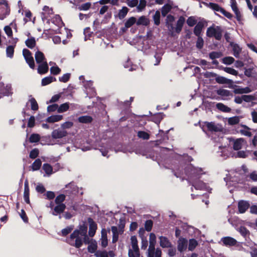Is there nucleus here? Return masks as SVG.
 Listing matches in <instances>:
<instances>
[{
  "mask_svg": "<svg viewBox=\"0 0 257 257\" xmlns=\"http://www.w3.org/2000/svg\"><path fill=\"white\" fill-rule=\"evenodd\" d=\"M204 46V40L201 36L197 37V40L196 41V47L199 49H201L203 48Z\"/></svg>",
  "mask_w": 257,
  "mask_h": 257,
  "instance_id": "obj_53",
  "label": "nucleus"
},
{
  "mask_svg": "<svg viewBox=\"0 0 257 257\" xmlns=\"http://www.w3.org/2000/svg\"><path fill=\"white\" fill-rule=\"evenodd\" d=\"M87 226L85 224L80 226L79 229L75 230L70 235L69 238H68L67 242L71 245L76 248H80L83 244L82 238L79 236L86 235Z\"/></svg>",
  "mask_w": 257,
  "mask_h": 257,
  "instance_id": "obj_1",
  "label": "nucleus"
},
{
  "mask_svg": "<svg viewBox=\"0 0 257 257\" xmlns=\"http://www.w3.org/2000/svg\"><path fill=\"white\" fill-rule=\"evenodd\" d=\"M222 32L220 27L212 25L207 28L206 36L209 38L214 37L216 40L220 41L222 38Z\"/></svg>",
  "mask_w": 257,
  "mask_h": 257,
  "instance_id": "obj_3",
  "label": "nucleus"
},
{
  "mask_svg": "<svg viewBox=\"0 0 257 257\" xmlns=\"http://www.w3.org/2000/svg\"><path fill=\"white\" fill-rule=\"evenodd\" d=\"M137 136L140 139H142L144 140H148L150 138V135L147 132L145 131H140L137 133Z\"/></svg>",
  "mask_w": 257,
  "mask_h": 257,
  "instance_id": "obj_37",
  "label": "nucleus"
},
{
  "mask_svg": "<svg viewBox=\"0 0 257 257\" xmlns=\"http://www.w3.org/2000/svg\"><path fill=\"white\" fill-rule=\"evenodd\" d=\"M165 115L163 114V113H157L154 115L153 116V119H154V121L156 123H159L163 119L164 116Z\"/></svg>",
  "mask_w": 257,
  "mask_h": 257,
  "instance_id": "obj_43",
  "label": "nucleus"
},
{
  "mask_svg": "<svg viewBox=\"0 0 257 257\" xmlns=\"http://www.w3.org/2000/svg\"><path fill=\"white\" fill-rule=\"evenodd\" d=\"M70 76H71L70 73L64 74L62 77H60L59 78V80L60 82L66 83L69 80V79L70 78Z\"/></svg>",
  "mask_w": 257,
  "mask_h": 257,
  "instance_id": "obj_59",
  "label": "nucleus"
},
{
  "mask_svg": "<svg viewBox=\"0 0 257 257\" xmlns=\"http://www.w3.org/2000/svg\"><path fill=\"white\" fill-rule=\"evenodd\" d=\"M222 241L225 245L233 246L236 244V240L231 237H224L222 238Z\"/></svg>",
  "mask_w": 257,
  "mask_h": 257,
  "instance_id": "obj_21",
  "label": "nucleus"
},
{
  "mask_svg": "<svg viewBox=\"0 0 257 257\" xmlns=\"http://www.w3.org/2000/svg\"><path fill=\"white\" fill-rule=\"evenodd\" d=\"M39 150L37 148H35V149H33L32 150H31V151L30 152V154H29V157L31 159H35L39 156Z\"/></svg>",
  "mask_w": 257,
  "mask_h": 257,
  "instance_id": "obj_52",
  "label": "nucleus"
},
{
  "mask_svg": "<svg viewBox=\"0 0 257 257\" xmlns=\"http://www.w3.org/2000/svg\"><path fill=\"white\" fill-rule=\"evenodd\" d=\"M230 88H233V92L235 94H243V88H240L239 86L231 84L228 86Z\"/></svg>",
  "mask_w": 257,
  "mask_h": 257,
  "instance_id": "obj_42",
  "label": "nucleus"
},
{
  "mask_svg": "<svg viewBox=\"0 0 257 257\" xmlns=\"http://www.w3.org/2000/svg\"><path fill=\"white\" fill-rule=\"evenodd\" d=\"M198 244V242L195 239H190L189 241L188 249L190 251L194 250Z\"/></svg>",
  "mask_w": 257,
  "mask_h": 257,
  "instance_id": "obj_38",
  "label": "nucleus"
},
{
  "mask_svg": "<svg viewBox=\"0 0 257 257\" xmlns=\"http://www.w3.org/2000/svg\"><path fill=\"white\" fill-rule=\"evenodd\" d=\"M42 169L48 176L51 175L53 173V168L49 164H44Z\"/></svg>",
  "mask_w": 257,
  "mask_h": 257,
  "instance_id": "obj_34",
  "label": "nucleus"
},
{
  "mask_svg": "<svg viewBox=\"0 0 257 257\" xmlns=\"http://www.w3.org/2000/svg\"><path fill=\"white\" fill-rule=\"evenodd\" d=\"M149 246L148 250L147 257H154L155 252V244L156 243V237L154 233H151L149 236Z\"/></svg>",
  "mask_w": 257,
  "mask_h": 257,
  "instance_id": "obj_6",
  "label": "nucleus"
},
{
  "mask_svg": "<svg viewBox=\"0 0 257 257\" xmlns=\"http://www.w3.org/2000/svg\"><path fill=\"white\" fill-rule=\"evenodd\" d=\"M73 230V227L71 226H67L61 230V235L63 236H66L69 234Z\"/></svg>",
  "mask_w": 257,
  "mask_h": 257,
  "instance_id": "obj_60",
  "label": "nucleus"
},
{
  "mask_svg": "<svg viewBox=\"0 0 257 257\" xmlns=\"http://www.w3.org/2000/svg\"><path fill=\"white\" fill-rule=\"evenodd\" d=\"M229 45L232 48L233 55L236 58H238L241 51V48H240L238 44H235L233 42H230Z\"/></svg>",
  "mask_w": 257,
  "mask_h": 257,
  "instance_id": "obj_20",
  "label": "nucleus"
},
{
  "mask_svg": "<svg viewBox=\"0 0 257 257\" xmlns=\"http://www.w3.org/2000/svg\"><path fill=\"white\" fill-rule=\"evenodd\" d=\"M160 245L163 248H169L172 247V243L168 238L165 236H161L159 237Z\"/></svg>",
  "mask_w": 257,
  "mask_h": 257,
  "instance_id": "obj_17",
  "label": "nucleus"
},
{
  "mask_svg": "<svg viewBox=\"0 0 257 257\" xmlns=\"http://www.w3.org/2000/svg\"><path fill=\"white\" fill-rule=\"evenodd\" d=\"M65 199L66 195L60 194L56 196L54 200L56 205L55 206L54 215H59V219L62 218L61 214L64 212L66 208V205L63 203Z\"/></svg>",
  "mask_w": 257,
  "mask_h": 257,
  "instance_id": "obj_2",
  "label": "nucleus"
},
{
  "mask_svg": "<svg viewBox=\"0 0 257 257\" xmlns=\"http://www.w3.org/2000/svg\"><path fill=\"white\" fill-rule=\"evenodd\" d=\"M239 232L244 237L249 234V231L244 226H240L239 228Z\"/></svg>",
  "mask_w": 257,
  "mask_h": 257,
  "instance_id": "obj_64",
  "label": "nucleus"
},
{
  "mask_svg": "<svg viewBox=\"0 0 257 257\" xmlns=\"http://www.w3.org/2000/svg\"><path fill=\"white\" fill-rule=\"evenodd\" d=\"M29 101L31 103V109L34 111L37 110L39 108V106L36 99L34 97H32L29 100Z\"/></svg>",
  "mask_w": 257,
  "mask_h": 257,
  "instance_id": "obj_46",
  "label": "nucleus"
},
{
  "mask_svg": "<svg viewBox=\"0 0 257 257\" xmlns=\"http://www.w3.org/2000/svg\"><path fill=\"white\" fill-rule=\"evenodd\" d=\"M221 55L222 54L221 52L215 51L211 52L209 54V58L211 60H214L216 58H219L221 56Z\"/></svg>",
  "mask_w": 257,
  "mask_h": 257,
  "instance_id": "obj_54",
  "label": "nucleus"
},
{
  "mask_svg": "<svg viewBox=\"0 0 257 257\" xmlns=\"http://www.w3.org/2000/svg\"><path fill=\"white\" fill-rule=\"evenodd\" d=\"M239 122V117L237 116H235L233 117H231L228 119V123L230 125H235L238 123Z\"/></svg>",
  "mask_w": 257,
  "mask_h": 257,
  "instance_id": "obj_50",
  "label": "nucleus"
},
{
  "mask_svg": "<svg viewBox=\"0 0 257 257\" xmlns=\"http://www.w3.org/2000/svg\"><path fill=\"white\" fill-rule=\"evenodd\" d=\"M78 120L80 122L87 123L92 121V118L88 115L82 116L78 118Z\"/></svg>",
  "mask_w": 257,
  "mask_h": 257,
  "instance_id": "obj_39",
  "label": "nucleus"
},
{
  "mask_svg": "<svg viewBox=\"0 0 257 257\" xmlns=\"http://www.w3.org/2000/svg\"><path fill=\"white\" fill-rule=\"evenodd\" d=\"M35 58L37 64L42 63L44 61H47L44 53L40 51H37L35 53Z\"/></svg>",
  "mask_w": 257,
  "mask_h": 257,
  "instance_id": "obj_19",
  "label": "nucleus"
},
{
  "mask_svg": "<svg viewBox=\"0 0 257 257\" xmlns=\"http://www.w3.org/2000/svg\"><path fill=\"white\" fill-rule=\"evenodd\" d=\"M153 225V221L152 220H147L145 222V229L148 231L150 232L152 230Z\"/></svg>",
  "mask_w": 257,
  "mask_h": 257,
  "instance_id": "obj_48",
  "label": "nucleus"
},
{
  "mask_svg": "<svg viewBox=\"0 0 257 257\" xmlns=\"http://www.w3.org/2000/svg\"><path fill=\"white\" fill-rule=\"evenodd\" d=\"M216 93L220 96L225 97L233 96V94L230 91L224 89H218L216 91Z\"/></svg>",
  "mask_w": 257,
  "mask_h": 257,
  "instance_id": "obj_22",
  "label": "nucleus"
},
{
  "mask_svg": "<svg viewBox=\"0 0 257 257\" xmlns=\"http://www.w3.org/2000/svg\"><path fill=\"white\" fill-rule=\"evenodd\" d=\"M97 244L95 241L92 242L87 247L88 251L91 253H95L97 250Z\"/></svg>",
  "mask_w": 257,
  "mask_h": 257,
  "instance_id": "obj_33",
  "label": "nucleus"
},
{
  "mask_svg": "<svg viewBox=\"0 0 257 257\" xmlns=\"http://www.w3.org/2000/svg\"><path fill=\"white\" fill-rule=\"evenodd\" d=\"M187 25L189 27H193L197 23V21L193 16L189 17L186 21Z\"/></svg>",
  "mask_w": 257,
  "mask_h": 257,
  "instance_id": "obj_47",
  "label": "nucleus"
},
{
  "mask_svg": "<svg viewBox=\"0 0 257 257\" xmlns=\"http://www.w3.org/2000/svg\"><path fill=\"white\" fill-rule=\"evenodd\" d=\"M67 135V133L65 130H54L52 133V137L53 139H61Z\"/></svg>",
  "mask_w": 257,
  "mask_h": 257,
  "instance_id": "obj_13",
  "label": "nucleus"
},
{
  "mask_svg": "<svg viewBox=\"0 0 257 257\" xmlns=\"http://www.w3.org/2000/svg\"><path fill=\"white\" fill-rule=\"evenodd\" d=\"M172 9V6L169 4H166L161 8V14L163 17H165Z\"/></svg>",
  "mask_w": 257,
  "mask_h": 257,
  "instance_id": "obj_26",
  "label": "nucleus"
},
{
  "mask_svg": "<svg viewBox=\"0 0 257 257\" xmlns=\"http://www.w3.org/2000/svg\"><path fill=\"white\" fill-rule=\"evenodd\" d=\"M1 5H4L6 7L5 11L3 12L2 11L1 13H0V20H4L6 17L10 15L11 9L10 7H9L8 2L6 0H2L0 1V6ZM2 9L0 7V9Z\"/></svg>",
  "mask_w": 257,
  "mask_h": 257,
  "instance_id": "obj_8",
  "label": "nucleus"
},
{
  "mask_svg": "<svg viewBox=\"0 0 257 257\" xmlns=\"http://www.w3.org/2000/svg\"><path fill=\"white\" fill-rule=\"evenodd\" d=\"M242 99L246 102H249L255 99V97L252 95H243Z\"/></svg>",
  "mask_w": 257,
  "mask_h": 257,
  "instance_id": "obj_61",
  "label": "nucleus"
},
{
  "mask_svg": "<svg viewBox=\"0 0 257 257\" xmlns=\"http://www.w3.org/2000/svg\"><path fill=\"white\" fill-rule=\"evenodd\" d=\"M42 166V161L40 159H37L31 165L32 171H35L39 170Z\"/></svg>",
  "mask_w": 257,
  "mask_h": 257,
  "instance_id": "obj_31",
  "label": "nucleus"
},
{
  "mask_svg": "<svg viewBox=\"0 0 257 257\" xmlns=\"http://www.w3.org/2000/svg\"><path fill=\"white\" fill-rule=\"evenodd\" d=\"M32 16V14L30 10H27L25 12V17L24 19V21L25 23H27L28 22L31 21V17Z\"/></svg>",
  "mask_w": 257,
  "mask_h": 257,
  "instance_id": "obj_63",
  "label": "nucleus"
},
{
  "mask_svg": "<svg viewBox=\"0 0 257 257\" xmlns=\"http://www.w3.org/2000/svg\"><path fill=\"white\" fill-rule=\"evenodd\" d=\"M91 4L90 2H87L82 4L78 7L80 11H87L91 7Z\"/></svg>",
  "mask_w": 257,
  "mask_h": 257,
  "instance_id": "obj_58",
  "label": "nucleus"
},
{
  "mask_svg": "<svg viewBox=\"0 0 257 257\" xmlns=\"http://www.w3.org/2000/svg\"><path fill=\"white\" fill-rule=\"evenodd\" d=\"M84 35H85V40H87V39H90V38L92 37L93 35V32H91L90 28L89 27H87L84 30Z\"/></svg>",
  "mask_w": 257,
  "mask_h": 257,
  "instance_id": "obj_51",
  "label": "nucleus"
},
{
  "mask_svg": "<svg viewBox=\"0 0 257 257\" xmlns=\"http://www.w3.org/2000/svg\"><path fill=\"white\" fill-rule=\"evenodd\" d=\"M234 61V59L232 57L228 56L223 58L222 62L227 65H230Z\"/></svg>",
  "mask_w": 257,
  "mask_h": 257,
  "instance_id": "obj_57",
  "label": "nucleus"
},
{
  "mask_svg": "<svg viewBox=\"0 0 257 257\" xmlns=\"http://www.w3.org/2000/svg\"><path fill=\"white\" fill-rule=\"evenodd\" d=\"M150 24V20L148 18L144 16L140 17L138 20H137V25H143L147 26Z\"/></svg>",
  "mask_w": 257,
  "mask_h": 257,
  "instance_id": "obj_24",
  "label": "nucleus"
},
{
  "mask_svg": "<svg viewBox=\"0 0 257 257\" xmlns=\"http://www.w3.org/2000/svg\"><path fill=\"white\" fill-rule=\"evenodd\" d=\"M204 123L209 131L217 132L220 131L219 128L215 125L214 122L205 121Z\"/></svg>",
  "mask_w": 257,
  "mask_h": 257,
  "instance_id": "obj_29",
  "label": "nucleus"
},
{
  "mask_svg": "<svg viewBox=\"0 0 257 257\" xmlns=\"http://www.w3.org/2000/svg\"><path fill=\"white\" fill-rule=\"evenodd\" d=\"M69 108V103L66 102L60 105V106H58V112L62 113L67 111Z\"/></svg>",
  "mask_w": 257,
  "mask_h": 257,
  "instance_id": "obj_44",
  "label": "nucleus"
},
{
  "mask_svg": "<svg viewBox=\"0 0 257 257\" xmlns=\"http://www.w3.org/2000/svg\"><path fill=\"white\" fill-rule=\"evenodd\" d=\"M23 55L26 63L28 64L29 67L31 69H34L35 68V64L31 51L27 49H24L23 50Z\"/></svg>",
  "mask_w": 257,
  "mask_h": 257,
  "instance_id": "obj_7",
  "label": "nucleus"
},
{
  "mask_svg": "<svg viewBox=\"0 0 257 257\" xmlns=\"http://www.w3.org/2000/svg\"><path fill=\"white\" fill-rule=\"evenodd\" d=\"M63 118V116L60 114L52 115L46 119V121L49 123H53L59 121Z\"/></svg>",
  "mask_w": 257,
  "mask_h": 257,
  "instance_id": "obj_25",
  "label": "nucleus"
},
{
  "mask_svg": "<svg viewBox=\"0 0 257 257\" xmlns=\"http://www.w3.org/2000/svg\"><path fill=\"white\" fill-rule=\"evenodd\" d=\"M203 4L207 7L209 8L214 11L220 12L225 17L230 20H231L233 17V15L230 13L227 12L225 9L220 7V6L217 4L213 3H203Z\"/></svg>",
  "mask_w": 257,
  "mask_h": 257,
  "instance_id": "obj_4",
  "label": "nucleus"
},
{
  "mask_svg": "<svg viewBox=\"0 0 257 257\" xmlns=\"http://www.w3.org/2000/svg\"><path fill=\"white\" fill-rule=\"evenodd\" d=\"M56 79L52 76H47L42 79L41 85L42 86L47 85L53 81H56Z\"/></svg>",
  "mask_w": 257,
  "mask_h": 257,
  "instance_id": "obj_28",
  "label": "nucleus"
},
{
  "mask_svg": "<svg viewBox=\"0 0 257 257\" xmlns=\"http://www.w3.org/2000/svg\"><path fill=\"white\" fill-rule=\"evenodd\" d=\"M94 255L96 257H108L107 252L106 250H97Z\"/></svg>",
  "mask_w": 257,
  "mask_h": 257,
  "instance_id": "obj_62",
  "label": "nucleus"
},
{
  "mask_svg": "<svg viewBox=\"0 0 257 257\" xmlns=\"http://www.w3.org/2000/svg\"><path fill=\"white\" fill-rule=\"evenodd\" d=\"M128 10V9L126 7H123L121 10H119L118 13V17L119 19L120 20H122L126 16Z\"/></svg>",
  "mask_w": 257,
  "mask_h": 257,
  "instance_id": "obj_35",
  "label": "nucleus"
},
{
  "mask_svg": "<svg viewBox=\"0 0 257 257\" xmlns=\"http://www.w3.org/2000/svg\"><path fill=\"white\" fill-rule=\"evenodd\" d=\"M40 140V136L37 134H32L29 138V142L31 143H37Z\"/></svg>",
  "mask_w": 257,
  "mask_h": 257,
  "instance_id": "obj_45",
  "label": "nucleus"
},
{
  "mask_svg": "<svg viewBox=\"0 0 257 257\" xmlns=\"http://www.w3.org/2000/svg\"><path fill=\"white\" fill-rule=\"evenodd\" d=\"M15 46L10 45L7 47L6 49L7 56L10 58H13L14 53Z\"/></svg>",
  "mask_w": 257,
  "mask_h": 257,
  "instance_id": "obj_49",
  "label": "nucleus"
},
{
  "mask_svg": "<svg viewBox=\"0 0 257 257\" xmlns=\"http://www.w3.org/2000/svg\"><path fill=\"white\" fill-rule=\"evenodd\" d=\"M160 18L161 14L159 11L157 10L156 11L155 14L153 16V20L154 21V24L156 26H159L160 24Z\"/></svg>",
  "mask_w": 257,
  "mask_h": 257,
  "instance_id": "obj_36",
  "label": "nucleus"
},
{
  "mask_svg": "<svg viewBox=\"0 0 257 257\" xmlns=\"http://www.w3.org/2000/svg\"><path fill=\"white\" fill-rule=\"evenodd\" d=\"M30 196V189L29 186V182L27 179L25 181L24 183V198L25 202L27 204H30V201L29 198Z\"/></svg>",
  "mask_w": 257,
  "mask_h": 257,
  "instance_id": "obj_14",
  "label": "nucleus"
},
{
  "mask_svg": "<svg viewBox=\"0 0 257 257\" xmlns=\"http://www.w3.org/2000/svg\"><path fill=\"white\" fill-rule=\"evenodd\" d=\"M188 241L183 237H180L178 240L177 248L180 252L185 250L187 247Z\"/></svg>",
  "mask_w": 257,
  "mask_h": 257,
  "instance_id": "obj_12",
  "label": "nucleus"
},
{
  "mask_svg": "<svg viewBox=\"0 0 257 257\" xmlns=\"http://www.w3.org/2000/svg\"><path fill=\"white\" fill-rule=\"evenodd\" d=\"M223 70L225 72L234 76H237L238 75V72L232 68L225 67L223 68Z\"/></svg>",
  "mask_w": 257,
  "mask_h": 257,
  "instance_id": "obj_55",
  "label": "nucleus"
},
{
  "mask_svg": "<svg viewBox=\"0 0 257 257\" xmlns=\"http://www.w3.org/2000/svg\"><path fill=\"white\" fill-rule=\"evenodd\" d=\"M242 126L244 130H241L240 131V133L245 136L250 137L252 136L251 133L249 132L250 128L246 125H242Z\"/></svg>",
  "mask_w": 257,
  "mask_h": 257,
  "instance_id": "obj_40",
  "label": "nucleus"
},
{
  "mask_svg": "<svg viewBox=\"0 0 257 257\" xmlns=\"http://www.w3.org/2000/svg\"><path fill=\"white\" fill-rule=\"evenodd\" d=\"M87 220L89 223L88 234L90 237H93L95 235L96 230L97 228V224L91 217L88 218Z\"/></svg>",
  "mask_w": 257,
  "mask_h": 257,
  "instance_id": "obj_9",
  "label": "nucleus"
},
{
  "mask_svg": "<svg viewBox=\"0 0 257 257\" xmlns=\"http://www.w3.org/2000/svg\"><path fill=\"white\" fill-rule=\"evenodd\" d=\"M216 107L220 111L223 112H230L231 108L222 103L219 102L216 104Z\"/></svg>",
  "mask_w": 257,
  "mask_h": 257,
  "instance_id": "obj_27",
  "label": "nucleus"
},
{
  "mask_svg": "<svg viewBox=\"0 0 257 257\" xmlns=\"http://www.w3.org/2000/svg\"><path fill=\"white\" fill-rule=\"evenodd\" d=\"M111 231L113 233L112 242H115L118 238V232L117 227L113 226L111 227Z\"/></svg>",
  "mask_w": 257,
  "mask_h": 257,
  "instance_id": "obj_41",
  "label": "nucleus"
},
{
  "mask_svg": "<svg viewBox=\"0 0 257 257\" xmlns=\"http://www.w3.org/2000/svg\"><path fill=\"white\" fill-rule=\"evenodd\" d=\"M250 207L249 203L244 200H240L238 202V209L240 213H244Z\"/></svg>",
  "mask_w": 257,
  "mask_h": 257,
  "instance_id": "obj_11",
  "label": "nucleus"
},
{
  "mask_svg": "<svg viewBox=\"0 0 257 257\" xmlns=\"http://www.w3.org/2000/svg\"><path fill=\"white\" fill-rule=\"evenodd\" d=\"M166 26L168 28L169 31L172 33V35H173V33L174 30V27L173 26V22L175 21V17L174 16L172 15H168L166 16Z\"/></svg>",
  "mask_w": 257,
  "mask_h": 257,
  "instance_id": "obj_10",
  "label": "nucleus"
},
{
  "mask_svg": "<svg viewBox=\"0 0 257 257\" xmlns=\"http://www.w3.org/2000/svg\"><path fill=\"white\" fill-rule=\"evenodd\" d=\"M137 24V19L134 17L129 18L125 22V29H128L133 26L135 24Z\"/></svg>",
  "mask_w": 257,
  "mask_h": 257,
  "instance_id": "obj_30",
  "label": "nucleus"
},
{
  "mask_svg": "<svg viewBox=\"0 0 257 257\" xmlns=\"http://www.w3.org/2000/svg\"><path fill=\"white\" fill-rule=\"evenodd\" d=\"M26 45L30 49L34 48L36 45V42L34 37L27 39L25 41Z\"/></svg>",
  "mask_w": 257,
  "mask_h": 257,
  "instance_id": "obj_32",
  "label": "nucleus"
},
{
  "mask_svg": "<svg viewBox=\"0 0 257 257\" xmlns=\"http://www.w3.org/2000/svg\"><path fill=\"white\" fill-rule=\"evenodd\" d=\"M205 77H215V81L218 84H232L233 82L232 80L227 79L223 76L218 75L217 74L213 72H208L205 75Z\"/></svg>",
  "mask_w": 257,
  "mask_h": 257,
  "instance_id": "obj_5",
  "label": "nucleus"
},
{
  "mask_svg": "<svg viewBox=\"0 0 257 257\" xmlns=\"http://www.w3.org/2000/svg\"><path fill=\"white\" fill-rule=\"evenodd\" d=\"M39 64L37 71L39 74H44L48 72L49 66L47 61H44V63Z\"/></svg>",
  "mask_w": 257,
  "mask_h": 257,
  "instance_id": "obj_15",
  "label": "nucleus"
},
{
  "mask_svg": "<svg viewBox=\"0 0 257 257\" xmlns=\"http://www.w3.org/2000/svg\"><path fill=\"white\" fill-rule=\"evenodd\" d=\"M244 142V140L242 138L237 139L234 141L233 145V149L234 150L238 151L241 149L242 143Z\"/></svg>",
  "mask_w": 257,
  "mask_h": 257,
  "instance_id": "obj_23",
  "label": "nucleus"
},
{
  "mask_svg": "<svg viewBox=\"0 0 257 257\" xmlns=\"http://www.w3.org/2000/svg\"><path fill=\"white\" fill-rule=\"evenodd\" d=\"M185 22V19L183 16H180L176 24V27L175 28V31L177 34H179L182 29L184 23Z\"/></svg>",
  "mask_w": 257,
  "mask_h": 257,
  "instance_id": "obj_16",
  "label": "nucleus"
},
{
  "mask_svg": "<svg viewBox=\"0 0 257 257\" xmlns=\"http://www.w3.org/2000/svg\"><path fill=\"white\" fill-rule=\"evenodd\" d=\"M204 27V24L203 22L199 21L198 22L194 28V34L197 37L201 36L202 31Z\"/></svg>",
  "mask_w": 257,
  "mask_h": 257,
  "instance_id": "obj_18",
  "label": "nucleus"
},
{
  "mask_svg": "<svg viewBox=\"0 0 257 257\" xmlns=\"http://www.w3.org/2000/svg\"><path fill=\"white\" fill-rule=\"evenodd\" d=\"M61 71V69L57 66H52L50 68V72L54 75H58Z\"/></svg>",
  "mask_w": 257,
  "mask_h": 257,
  "instance_id": "obj_56",
  "label": "nucleus"
}]
</instances>
